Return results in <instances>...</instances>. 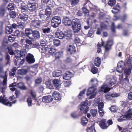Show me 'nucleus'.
Instances as JSON below:
<instances>
[{"label": "nucleus", "mask_w": 132, "mask_h": 132, "mask_svg": "<svg viewBox=\"0 0 132 132\" xmlns=\"http://www.w3.org/2000/svg\"><path fill=\"white\" fill-rule=\"evenodd\" d=\"M106 84L104 83L103 85H102L101 87L100 91L103 92L104 93H106L110 90V88H109V87H110L114 84L116 82V81L111 76H108L106 77Z\"/></svg>", "instance_id": "1"}, {"label": "nucleus", "mask_w": 132, "mask_h": 132, "mask_svg": "<svg viewBox=\"0 0 132 132\" xmlns=\"http://www.w3.org/2000/svg\"><path fill=\"white\" fill-rule=\"evenodd\" d=\"M20 42L21 47L23 48L20 51V57L23 58L26 53V49L29 48L30 47V45H32V43L31 40L25 38L21 39Z\"/></svg>", "instance_id": "2"}, {"label": "nucleus", "mask_w": 132, "mask_h": 132, "mask_svg": "<svg viewBox=\"0 0 132 132\" xmlns=\"http://www.w3.org/2000/svg\"><path fill=\"white\" fill-rule=\"evenodd\" d=\"M3 65L2 64H0V73L3 74L2 75H1L0 77L3 79V83H1L0 84V88L1 90V92L2 93H4L5 90V89H6L5 85L6 84L7 79V72H3Z\"/></svg>", "instance_id": "3"}, {"label": "nucleus", "mask_w": 132, "mask_h": 132, "mask_svg": "<svg viewBox=\"0 0 132 132\" xmlns=\"http://www.w3.org/2000/svg\"><path fill=\"white\" fill-rule=\"evenodd\" d=\"M102 42L101 45L99 42L97 45V52L98 53H100L101 51V46H104L105 51L106 52L109 51L111 49V46L113 44V41L112 39H109L106 42L105 46L104 45V42L102 40V39H101Z\"/></svg>", "instance_id": "4"}, {"label": "nucleus", "mask_w": 132, "mask_h": 132, "mask_svg": "<svg viewBox=\"0 0 132 132\" xmlns=\"http://www.w3.org/2000/svg\"><path fill=\"white\" fill-rule=\"evenodd\" d=\"M15 98L14 95L10 97L9 99L12 101V102H10L4 95L2 97V96H0V102L6 106H11L12 103L15 104L16 102V99L15 100Z\"/></svg>", "instance_id": "5"}, {"label": "nucleus", "mask_w": 132, "mask_h": 132, "mask_svg": "<svg viewBox=\"0 0 132 132\" xmlns=\"http://www.w3.org/2000/svg\"><path fill=\"white\" fill-rule=\"evenodd\" d=\"M81 25L80 20L77 19L72 20V28L75 33L78 32L80 30Z\"/></svg>", "instance_id": "6"}, {"label": "nucleus", "mask_w": 132, "mask_h": 132, "mask_svg": "<svg viewBox=\"0 0 132 132\" xmlns=\"http://www.w3.org/2000/svg\"><path fill=\"white\" fill-rule=\"evenodd\" d=\"M111 24V29L112 31L113 32H115V27L114 26V23L113 22H111L110 19L106 20L101 23V28L102 30L107 29L108 28L107 27L110 26Z\"/></svg>", "instance_id": "7"}, {"label": "nucleus", "mask_w": 132, "mask_h": 132, "mask_svg": "<svg viewBox=\"0 0 132 132\" xmlns=\"http://www.w3.org/2000/svg\"><path fill=\"white\" fill-rule=\"evenodd\" d=\"M61 20L60 18L57 16L53 17L51 20L52 26L54 28L58 27L61 24Z\"/></svg>", "instance_id": "8"}, {"label": "nucleus", "mask_w": 132, "mask_h": 132, "mask_svg": "<svg viewBox=\"0 0 132 132\" xmlns=\"http://www.w3.org/2000/svg\"><path fill=\"white\" fill-rule=\"evenodd\" d=\"M95 88L93 87L89 88L87 95V96H89L88 97L89 99H92L95 97L96 94V92H95Z\"/></svg>", "instance_id": "9"}, {"label": "nucleus", "mask_w": 132, "mask_h": 132, "mask_svg": "<svg viewBox=\"0 0 132 132\" xmlns=\"http://www.w3.org/2000/svg\"><path fill=\"white\" fill-rule=\"evenodd\" d=\"M125 66V62L122 61L119 62L117 64L116 71L119 73H121Z\"/></svg>", "instance_id": "10"}, {"label": "nucleus", "mask_w": 132, "mask_h": 132, "mask_svg": "<svg viewBox=\"0 0 132 132\" xmlns=\"http://www.w3.org/2000/svg\"><path fill=\"white\" fill-rule=\"evenodd\" d=\"M41 21L39 20L32 21L30 24V27L32 29H36L39 28L41 24Z\"/></svg>", "instance_id": "11"}, {"label": "nucleus", "mask_w": 132, "mask_h": 132, "mask_svg": "<svg viewBox=\"0 0 132 132\" xmlns=\"http://www.w3.org/2000/svg\"><path fill=\"white\" fill-rule=\"evenodd\" d=\"M131 71V68H129L128 69H126L124 70V73L125 76V78L124 79L125 81L127 82H129V78Z\"/></svg>", "instance_id": "12"}, {"label": "nucleus", "mask_w": 132, "mask_h": 132, "mask_svg": "<svg viewBox=\"0 0 132 132\" xmlns=\"http://www.w3.org/2000/svg\"><path fill=\"white\" fill-rule=\"evenodd\" d=\"M88 101L86 100L81 103L80 109L81 110H84L83 112L86 113L88 110V107L87 106Z\"/></svg>", "instance_id": "13"}, {"label": "nucleus", "mask_w": 132, "mask_h": 132, "mask_svg": "<svg viewBox=\"0 0 132 132\" xmlns=\"http://www.w3.org/2000/svg\"><path fill=\"white\" fill-rule=\"evenodd\" d=\"M68 53L69 54H72L75 53L76 50L75 47L73 45H69L67 46Z\"/></svg>", "instance_id": "14"}, {"label": "nucleus", "mask_w": 132, "mask_h": 132, "mask_svg": "<svg viewBox=\"0 0 132 132\" xmlns=\"http://www.w3.org/2000/svg\"><path fill=\"white\" fill-rule=\"evenodd\" d=\"M99 125L101 128L103 129H106L109 127V125H108L106 121L104 119H103L101 120Z\"/></svg>", "instance_id": "15"}, {"label": "nucleus", "mask_w": 132, "mask_h": 132, "mask_svg": "<svg viewBox=\"0 0 132 132\" xmlns=\"http://www.w3.org/2000/svg\"><path fill=\"white\" fill-rule=\"evenodd\" d=\"M42 100L43 102L49 103L52 101L53 98L51 96L49 95L43 97Z\"/></svg>", "instance_id": "16"}, {"label": "nucleus", "mask_w": 132, "mask_h": 132, "mask_svg": "<svg viewBox=\"0 0 132 132\" xmlns=\"http://www.w3.org/2000/svg\"><path fill=\"white\" fill-rule=\"evenodd\" d=\"M28 9L31 12L35 11L36 8V4L35 3H29L27 5Z\"/></svg>", "instance_id": "17"}, {"label": "nucleus", "mask_w": 132, "mask_h": 132, "mask_svg": "<svg viewBox=\"0 0 132 132\" xmlns=\"http://www.w3.org/2000/svg\"><path fill=\"white\" fill-rule=\"evenodd\" d=\"M51 27L50 26L47 27L44 26L42 28L43 32L47 36H48V34L50 33L51 32Z\"/></svg>", "instance_id": "18"}, {"label": "nucleus", "mask_w": 132, "mask_h": 132, "mask_svg": "<svg viewBox=\"0 0 132 132\" xmlns=\"http://www.w3.org/2000/svg\"><path fill=\"white\" fill-rule=\"evenodd\" d=\"M63 22L66 26H70L71 24L72 25V21H71L70 19L67 17H65L63 19Z\"/></svg>", "instance_id": "19"}, {"label": "nucleus", "mask_w": 132, "mask_h": 132, "mask_svg": "<svg viewBox=\"0 0 132 132\" xmlns=\"http://www.w3.org/2000/svg\"><path fill=\"white\" fill-rule=\"evenodd\" d=\"M26 59L27 62L29 63H33L35 61L33 55L31 54H28Z\"/></svg>", "instance_id": "20"}, {"label": "nucleus", "mask_w": 132, "mask_h": 132, "mask_svg": "<svg viewBox=\"0 0 132 132\" xmlns=\"http://www.w3.org/2000/svg\"><path fill=\"white\" fill-rule=\"evenodd\" d=\"M37 15L43 20H46V19L47 16L45 15L44 12L42 10L39 11Z\"/></svg>", "instance_id": "21"}, {"label": "nucleus", "mask_w": 132, "mask_h": 132, "mask_svg": "<svg viewBox=\"0 0 132 132\" xmlns=\"http://www.w3.org/2000/svg\"><path fill=\"white\" fill-rule=\"evenodd\" d=\"M72 73L69 71L65 73L63 76V79L68 80L71 79L72 77Z\"/></svg>", "instance_id": "22"}, {"label": "nucleus", "mask_w": 132, "mask_h": 132, "mask_svg": "<svg viewBox=\"0 0 132 132\" xmlns=\"http://www.w3.org/2000/svg\"><path fill=\"white\" fill-rule=\"evenodd\" d=\"M32 31H32L31 30L28 28H26L25 30V34L26 35V36L29 38L28 39L31 40V41L32 40H33V38L31 37H29V36L32 33ZM24 38L27 39V38Z\"/></svg>", "instance_id": "23"}, {"label": "nucleus", "mask_w": 132, "mask_h": 132, "mask_svg": "<svg viewBox=\"0 0 132 132\" xmlns=\"http://www.w3.org/2000/svg\"><path fill=\"white\" fill-rule=\"evenodd\" d=\"M52 96L56 100L59 101L61 100V95L58 92H54L53 93Z\"/></svg>", "instance_id": "24"}, {"label": "nucleus", "mask_w": 132, "mask_h": 132, "mask_svg": "<svg viewBox=\"0 0 132 132\" xmlns=\"http://www.w3.org/2000/svg\"><path fill=\"white\" fill-rule=\"evenodd\" d=\"M64 34L65 38L67 40L69 39L72 35L71 31H64Z\"/></svg>", "instance_id": "25"}, {"label": "nucleus", "mask_w": 132, "mask_h": 132, "mask_svg": "<svg viewBox=\"0 0 132 132\" xmlns=\"http://www.w3.org/2000/svg\"><path fill=\"white\" fill-rule=\"evenodd\" d=\"M127 117V119L129 120L130 119L132 120V111L129 109L127 111L126 114Z\"/></svg>", "instance_id": "26"}, {"label": "nucleus", "mask_w": 132, "mask_h": 132, "mask_svg": "<svg viewBox=\"0 0 132 132\" xmlns=\"http://www.w3.org/2000/svg\"><path fill=\"white\" fill-rule=\"evenodd\" d=\"M55 35L56 37L60 39H62L63 38H65L64 34L62 31H61L59 32H55Z\"/></svg>", "instance_id": "27"}, {"label": "nucleus", "mask_w": 132, "mask_h": 132, "mask_svg": "<svg viewBox=\"0 0 132 132\" xmlns=\"http://www.w3.org/2000/svg\"><path fill=\"white\" fill-rule=\"evenodd\" d=\"M53 83L54 86L56 88H58L60 87V84L59 80L58 79H54L53 81Z\"/></svg>", "instance_id": "28"}, {"label": "nucleus", "mask_w": 132, "mask_h": 132, "mask_svg": "<svg viewBox=\"0 0 132 132\" xmlns=\"http://www.w3.org/2000/svg\"><path fill=\"white\" fill-rule=\"evenodd\" d=\"M32 36L35 39L39 38L40 36L39 32L37 30H34L32 31Z\"/></svg>", "instance_id": "29"}, {"label": "nucleus", "mask_w": 132, "mask_h": 132, "mask_svg": "<svg viewBox=\"0 0 132 132\" xmlns=\"http://www.w3.org/2000/svg\"><path fill=\"white\" fill-rule=\"evenodd\" d=\"M61 71L60 70H57L54 71L52 73V76L54 77H59L61 75Z\"/></svg>", "instance_id": "30"}, {"label": "nucleus", "mask_w": 132, "mask_h": 132, "mask_svg": "<svg viewBox=\"0 0 132 132\" xmlns=\"http://www.w3.org/2000/svg\"><path fill=\"white\" fill-rule=\"evenodd\" d=\"M120 10L119 5L117 4L116 6V7L113 8V10H112V12L114 14H116L119 12Z\"/></svg>", "instance_id": "31"}, {"label": "nucleus", "mask_w": 132, "mask_h": 132, "mask_svg": "<svg viewBox=\"0 0 132 132\" xmlns=\"http://www.w3.org/2000/svg\"><path fill=\"white\" fill-rule=\"evenodd\" d=\"M27 72L28 70L27 69H22L18 70L17 73L19 75H26Z\"/></svg>", "instance_id": "32"}, {"label": "nucleus", "mask_w": 132, "mask_h": 132, "mask_svg": "<svg viewBox=\"0 0 132 132\" xmlns=\"http://www.w3.org/2000/svg\"><path fill=\"white\" fill-rule=\"evenodd\" d=\"M19 18L22 21H26L27 20L28 18V16L24 14H20Z\"/></svg>", "instance_id": "33"}, {"label": "nucleus", "mask_w": 132, "mask_h": 132, "mask_svg": "<svg viewBox=\"0 0 132 132\" xmlns=\"http://www.w3.org/2000/svg\"><path fill=\"white\" fill-rule=\"evenodd\" d=\"M95 65L97 67H99L101 64V59L98 57L96 58L94 60Z\"/></svg>", "instance_id": "34"}, {"label": "nucleus", "mask_w": 132, "mask_h": 132, "mask_svg": "<svg viewBox=\"0 0 132 132\" xmlns=\"http://www.w3.org/2000/svg\"><path fill=\"white\" fill-rule=\"evenodd\" d=\"M16 86L21 89L26 90L27 89L24 83L22 82L18 83L16 85Z\"/></svg>", "instance_id": "35"}, {"label": "nucleus", "mask_w": 132, "mask_h": 132, "mask_svg": "<svg viewBox=\"0 0 132 132\" xmlns=\"http://www.w3.org/2000/svg\"><path fill=\"white\" fill-rule=\"evenodd\" d=\"M21 51L20 50H16L14 52V54L16 59H18L20 58Z\"/></svg>", "instance_id": "36"}, {"label": "nucleus", "mask_w": 132, "mask_h": 132, "mask_svg": "<svg viewBox=\"0 0 132 132\" xmlns=\"http://www.w3.org/2000/svg\"><path fill=\"white\" fill-rule=\"evenodd\" d=\"M47 49V46H40L39 50L40 52L41 53H45Z\"/></svg>", "instance_id": "37"}, {"label": "nucleus", "mask_w": 132, "mask_h": 132, "mask_svg": "<svg viewBox=\"0 0 132 132\" xmlns=\"http://www.w3.org/2000/svg\"><path fill=\"white\" fill-rule=\"evenodd\" d=\"M88 122L87 119L85 117H83L81 119V123L83 126L86 125Z\"/></svg>", "instance_id": "38"}, {"label": "nucleus", "mask_w": 132, "mask_h": 132, "mask_svg": "<svg viewBox=\"0 0 132 132\" xmlns=\"http://www.w3.org/2000/svg\"><path fill=\"white\" fill-rule=\"evenodd\" d=\"M99 18L101 19H107V20L110 19V18L109 16L106 15H104L102 13H101L100 14Z\"/></svg>", "instance_id": "39"}, {"label": "nucleus", "mask_w": 132, "mask_h": 132, "mask_svg": "<svg viewBox=\"0 0 132 132\" xmlns=\"http://www.w3.org/2000/svg\"><path fill=\"white\" fill-rule=\"evenodd\" d=\"M62 55V53L60 52H55L54 54V56L56 59H58L61 57Z\"/></svg>", "instance_id": "40"}, {"label": "nucleus", "mask_w": 132, "mask_h": 132, "mask_svg": "<svg viewBox=\"0 0 132 132\" xmlns=\"http://www.w3.org/2000/svg\"><path fill=\"white\" fill-rule=\"evenodd\" d=\"M82 11L85 16H88L89 15V11L87 9L84 7H83L82 9Z\"/></svg>", "instance_id": "41"}, {"label": "nucleus", "mask_w": 132, "mask_h": 132, "mask_svg": "<svg viewBox=\"0 0 132 132\" xmlns=\"http://www.w3.org/2000/svg\"><path fill=\"white\" fill-rule=\"evenodd\" d=\"M118 121L119 122L123 121L127 119V117L126 114L122 115L118 118Z\"/></svg>", "instance_id": "42"}, {"label": "nucleus", "mask_w": 132, "mask_h": 132, "mask_svg": "<svg viewBox=\"0 0 132 132\" xmlns=\"http://www.w3.org/2000/svg\"><path fill=\"white\" fill-rule=\"evenodd\" d=\"M20 9L22 12H25L28 9L24 4H22L20 6Z\"/></svg>", "instance_id": "43"}, {"label": "nucleus", "mask_w": 132, "mask_h": 132, "mask_svg": "<svg viewBox=\"0 0 132 132\" xmlns=\"http://www.w3.org/2000/svg\"><path fill=\"white\" fill-rule=\"evenodd\" d=\"M15 86H17L16 85L15 82L10 84L9 86L10 89L11 90L13 91L16 90V88L15 87Z\"/></svg>", "instance_id": "44"}, {"label": "nucleus", "mask_w": 132, "mask_h": 132, "mask_svg": "<svg viewBox=\"0 0 132 132\" xmlns=\"http://www.w3.org/2000/svg\"><path fill=\"white\" fill-rule=\"evenodd\" d=\"M116 3V1L115 0H109L108 2V4L112 7L114 6Z\"/></svg>", "instance_id": "45"}, {"label": "nucleus", "mask_w": 132, "mask_h": 132, "mask_svg": "<svg viewBox=\"0 0 132 132\" xmlns=\"http://www.w3.org/2000/svg\"><path fill=\"white\" fill-rule=\"evenodd\" d=\"M85 91L86 90L84 89L80 92L78 95V97L79 99H81L84 97V94Z\"/></svg>", "instance_id": "46"}, {"label": "nucleus", "mask_w": 132, "mask_h": 132, "mask_svg": "<svg viewBox=\"0 0 132 132\" xmlns=\"http://www.w3.org/2000/svg\"><path fill=\"white\" fill-rule=\"evenodd\" d=\"M53 42L54 45L56 46H59L60 44V41L58 39H54Z\"/></svg>", "instance_id": "47"}, {"label": "nucleus", "mask_w": 132, "mask_h": 132, "mask_svg": "<svg viewBox=\"0 0 132 132\" xmlns=\"http://www.w3.org/2000/svg\"><path fill=\"white\" fill-rule=\"evenodd\" d=\"M48 53L51 54L52 55H54L56 52V50L54 48H51L49 49Z\"/></svg>", "instance_id": "48"}, {"label": "nucleus", "mask_w": 132, "mask_h": 132, "mask_svg": "<svg viewBox=\"0 0 132 132\" xmlns=\"http://www.w3.org/2000/svg\"><path fill=\"white\" fill-rule=\"evenodd\" d=\"M90 112L92 116L94 117L96 116L97 113V110L95 109H92L90 110Z\"/></svg>", "instance_id": "49"}, {"label": "nucleus", "mask_w": 132, "mask_h": 132, "mask_svg": "<svg viewBox=\"0 0 132 132\" xmlns=\"http://www.w3.org/2000/svg\"><path fill=\"white\" fill-rule=\"evenodd\" d=\"M12 31V28L11 27H7L6 28V32L7 34H10Z\"/></svg>", "instance_id": "50"}, {"label": "nucleus", "mask_w": 132, "mask_h": 132, "mask_svg": "<svg viewBox=\"0 0 132 132\" xmlns=\"http://www.w3.org/2000/svg\"><path fill=\"white\" fill-rule=\"evenodd\" d=\"M45 84L47 88L49 89H52V87L51 82L50 81H48L45 82Z\"/></svg>", "instance_id": "51"}, {"label": "nucleus", "mask_w": 132, "mask_h": 132, "mask_svg": "<svg viewBox=\"0 0 132 132\" xmlns=\"http://www.w3.org/2000/svg\"><path fill=\"white\" fill-rule=\"evenodd\" d=\"M13 3H10L7 7V9L9 10H12L14 9Z\"/></svg>", "instance_id": "52"}, {"label": "nucleus", "mask_w": 132, "mask_h": 132, "mask_svg": "<svg viewBox=\"0 0 132 132\" xmlns=\"http://www.w3.org/2000/svg\"><path fill=\"white\" fill-rule=\"evenodd\" d=\"M8 52L10 55H12L14 54V52L12 50L11 46H9L7 47Z\"/></svg>", "instance_id": "53"}, {"label": "nucleus", "mask_w": 132, "mask_h": 132, "mask_svg": "<svg viewBox=\"0 0 132 132\" xmlns=\"http://www.w3.org/2000/svg\"><path fill=\"white\" fill-rule=\"evenodd\" d=\"M71 117L73 118H76L78 117L77 112H74L72 113L71 114Z\"/></svg>", "instance_id": "54"}, {"label": "nucleus", "mask_w": 132, "mask_h": 132, "mask_svg": "<svg viewBox=\"0 0 132 132\" xmlns=\"http://www.w3.org/2000/svg\"><path fill=\"white\" fill-rule=\"evenodd\" d=\"M91 72L93 74H95L97 73L98 71V69L97 68L93 67L91 68Z\"/></svg>", "instance_id": "55"}, {"label": "nucleus", "mask_w": 132, "mask_h": 132, "mask_svg": "<svg viewBox=\"0 0 132 132\" xmlns=\"http://www.w3.org/2000/svg\"><path fill=\"white\" fill-rule=\"evenodd\" d=\"M32 102V99L31 97H29L27 98V102L28 104V106L29 107L31 106Z\"/></svg>", "instance_id": "56"}, {"label": "nucleus", "mask_w": 132, "mask_h": 132, "mask_svg": "<svg viewBox=\"0 0 132 132\" xmlns=\"http://www.w3.org/2000/svg\"><path fill=\"white\" fill-rule=\"evenodd\" d=\"M74 42L76 44H81L82 41L78 37H77L75 38Z\"/></svg>", "instance_id": "57"}, {"label": "nucleus", "mask_w": 132, "mask_h": 132, "mask_svg": "<svg viewBox=\"0 0 132 132\" xmlns=\"http://www.w3.org/2000/svg\"><path fill=\"white\" fill-rule=\"evenodd\" d=\"M16 70L14 68L12 69L11 72H9V75L10 76H12L14 75Z\"/></svg>", "instance_id": "58"}, {"label": "nucleus", "mask_w": 132, "mask_h": 132, "mask_svg": "<svg viewBox=\"0 0 132 132\" xmlns=\"http://www.w3.org/2000/svg\"><path fill=\"white\" fill-rule=\"evenodd\" d=\"M104 105V103L102 102L99 103L98 104V106L99 110H102L103 109V107Z\"/></svg>", "instance_id": "59"}, {"label": "nucleus", "mask_w": 132, "mask_h": 132, "mask_svg": "<svg viewBox=\"0 0 132 132\" xmlns=\"http://www.w3.org/2000/svg\"><path fill=\"white\" fill-rule=\"evenodd\" d=\"M10 15L11 18H14L16 16V13L15 12L11 11L10 12Z\"/></svg>", "instance_id": "60"}, {"label": "nucleus", "mask_w": 132, "mask_h": 132, "mask_svg": "<svg viewBox=\"0 0 132 132\" xmlns=\"http://www.w3.org/2000/svg\"><path fill=\"white\" fill-rule=\"evenodd\" d=\"M46 40H42L40 42V46H47L46 45Z\"/></svg>", "instance_id": "61"}, {"label": "nucleus", "mask_w": 132, "mask_h": 132, "mask_svg": "<svg viewBox=\"0 0 132 132\" xmlns=\"http://www.w3.org/2000/svg\"><path fill=\"white\" fill-rule=\"evenodd\" d=\"M78 2L79 0H71V4L72 6L76 5Z\"/></svg>", "instance_id": "62"}, {"label": "nucleus", "mask_w": 132, "mask_h": 132, "mask_svg": "<svg viewBox=\"0 0 132 132\" xmlns=\"http://www.w3.org/2000/svg\"><path fill=\"white\" fill-rule=\"evenodd\" d=\"M5 13V10L4 8L0 9V16H4Z\"/></svg>", "instance_id": "63"}, {"label": "nucleus", "mask_w": 132, "mask_h": 132, "mask_svg": "<svg viewBox=\"0 0 132 132\" xmlns=\"http://www.w3.org/2000/svg\"><path fill=\"white\" fill-rule=\"evenodd\" d=\"M30 94L32 96V98L34 99H36V95L35 92L34 91L31 90Z\"/></svg>", "instance_id": "64"}]
</instances>
